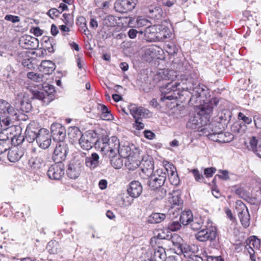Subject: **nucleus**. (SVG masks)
<instances>
[{
	"label": "nucleus",
	"mask_w": 261,
	"mask_h": 261,
	"mask_svg": "<svg viewBox=\"0 0 261 261\" xmlns=\"http://www.w3.org/2000/svg\"><path fill=\"white\" fill-rule=\"evenodd\" d=\"M155 76L159 81H168L160 88L162 101L175 100L186 95L190 97V103H198V100L206 99L208 94L206 86L200 84L196 85L192 78L186 75L178 77L173 70H160Z\"/></svg>",
	"instance_id": "nucleus-1"
},
{
	"label": "nucleus",
	"mask_w": 261,
	"mask_h": 261,
	"mask_svg": "<svg viewBox=\"0 0 261 261\" xmlns=\"http://www.w3.org/2000/svg\"><path fill=\"white\" fill-rule=\"evenodd\" d=\"M30 95L25 92L18 93L14 100L15 109L7 101L0 99V113L4 115H17V112H29L32 109Z\"/></svg>",
	"instance_id": "nucleus-2"
},
{
	"label": "nucleus",
	"mask_w": 261,
	"mask_h": 261,
	"mask_svg": "<svg viewBox=\"0 0 261 261\" xmlns=\"http://www.w3.org/2000/svg\"><path fill=\"white\" fill-rule=\"evenodd\" d=\"M120 142L117 137L112 136L111 138L107 137L98 139L96 143V148L109 158H112L118 153Z\"/></svg>",
	"instance_id": "nucleus-3"
},
{
	"label": "nucleus",
	"mask_w": 261,
	"mask_h": 261,
	"mask_svg": "<svg viewBox=\"0 0 261 261\" xmlns=\"http://www.w3.org/2000/svg\"><path fill=\"white\" fill-rule=\"evenodd\" d=\"M169 29L160 24L148 25L143 32L144 39L148 42H154L170 37Z\"/></svg>",
	"instance_id": "nucleus-4"
},
{
	"label": "nucleus",
	"mask_w": 261,
	"mask_h": 261,
	"mask_svg": "<svg viewBox=\"0 0 261 261\" xmlns=\"http://www.w3.org/2000/svg\"><path fill=\"white\" fill-rule=\"evenodd\" d=\"M28 165L32 169H39L45 165V153L35 147H31L28 152Z\"/></svg>",
	"instance_id": "nucleus-5"
},
{
	"label": "nucleus",
	"mask_w": 261,
	"mask_h": 261,
	"mask_svg": "<svg viewBox=\"0 0 261 261\" xmlns=\"http://www.w3.org/2000/svg\"><path fill=\"white\" fill-rule=\"evenodd\" d=\"M212 222L208 220V225L206 228L199 231L195 235L197 240L200 242H205L207 240L212 241L217 236V228L212 225Z\"/></svg>",
	"instance_id": "nucleus-6"
},
{
	"label": "nucleus",
	"mask_w": 261,
	"mask_h": 261,
	"mask_svg": "<svg viewBox=\"0 0 261 261\" xmlns=\"http://www.w3.org/2000/svg\"><path fill=\"white\" fill-rule=\"evenodd\" d=\"M202 101L203 104L201 106L199 114L204 117L206 120H208L210 116L212 114L214 106H216L219 100L217 98H213L208 100L206 99H200L199 103Z\"/></svg>",
	"instance_id": "nucleus-7"
},
{
	"label": "nucleus",
	"mask_w": 261,
	"mask_h": 261,
	"mask_svg": "<svg viewBox=\"0 0 261 261\" xmlns=\"http://www.w3.org/2000/svg\"><path fill=\"white\" fill-rule=\"evenodd\" d=\"M67 144L64 141L58 142L54 149L53 158L57 163H62L65 160L68 153Z\"/></svg>",
	"instance_id": "nucleus-8"
},
{
	"label": "nucleus",
	"mask_w": 261,
	"mask_h": 261,
	"mask_svg": "<svg viewBox=\"0 0 261 261\" xmlns=\"http://www.w3.org/2000/svg\"><path fill=\"white\" fill-rule=\"evenodd\" d=\"M96 134L87 132L83 134L79 139V144L84 150H89L93 146H96L98 140L95 137Z\"/></svg>",
	"instance_id": "nucleus-9"
},
{
	"label": "nucleus",
	"mask_w": 261,
	"mask_h": 261,
	"mask_svg": "<svg viewBox=\"0 0 261 261\" xmlns=\"http://www.w3.org/2000/svg\"><path fill=\"white\" fill-rule=\"evenodd\" d=\"M83 170V167L79 161H71L66 170V174L71 179L77 178Z\"/></svg>",
	"instance_id": "nucleus-10"
},
{
	"label": "nucleus",
	"mask_w": 261,
	"mask_h": 261,
	"mask_svg": "<svg viewBox=\"0 0 261 261\" xmlns=\"http://www.w3.org/2000/svg\"><path fill=\"white\" fill-rule=\"evenodd\" d=\"M145 13L148 16L155 19H160L162 17V10L158 6L156 0H151L145 6Z\"/></svg>",
	"instance_id": "nucleus-11"
},
{
	"label": "nucleus",
	"mask_w": 261,
	"mask_h": 261,
	"mask_svg": "<svg viewBox=\"0 0 261 261\" xmlns=\"http://www.w3.org/2000/svg\"><path fill=\"white\" fill-rule=\"evenodd\" d=\"M64 166L62 163H57L51 165L47 171V175L50 179L60 180L64 175Z\"/></svg>",
	"instance_id": "nucleus-12"
},
{
	"label": "nucleus",
	"mask_w": 261,
	"mask_h": 261,
	"mask_svg": "<svg viewBox=\"0 0 261 261\" xmlns=\"http://www.w3.org/2000/svg\"><path fill=\"white\" fill-rule=\"evenodd\" d=\"M137 0H117L115 3V8L120 13H126L134 9Z\"/></svg>",
	"instance_id": "nucleus-13"
},
{
	"label": "nucleus",
	"mask_w": 261,
	"mask_h": 261,
	"mask_svg": "<svg viewBox=\"0 0 261 261\" xmlns=\"http://www.w3.org/2000/svg\"><path fill=\"white\" fill-rule=\"evenodd\" d=\"M51 135L55 140L63 141L66 136L65 127L60 123H53L50 127Z\"/></svg>",
	"instance_id": "nucleus-14"
},
{
	"label": "nucleus",
	"mask_w": 261,
	"mask_h": 261,
	"mask_svg": "<svg viewBox=\"0 0 261 261\" xmlns=\"http://www.w3.org/2000/svg\"><path fill=\"white\" fill-rule=\"evenodd\" d=\"M36 142L38 146L42 149L48 148L51 143V135L49 132L45 128H41V132L39 133Z\"/></svg>",
	"instance_id": "nucleus-15"
},
{
	"label": "nucleus",
	"mask_w": 261,
	"mask_h": 261,
	"mask_svg": "<svg viewBox=\"0 0 261 261\" xmlns=\"http://www.w3.org/2000/svg\"><path fill=\"white\" fill-rule=\"evenodd\" d=\"M140 167L142 174L149 177L153 173L154 169L153 162L150 156H144L140 162Z\"/></svg>",
	"instance_id": "nucleus-16"
},
{
	"label": "nucleus",
	"mask_w": 261,
	"mask_h": 261,
	"mask_svg": "<svg viewBox=\"0 0 261 261\" xmlns=\"http://www.w3.org/2000/svg\"><path fill=\"white\" fill-rule=\"evenodd\" d=\"M41 132V128L36 126L35 122L30 123L27 127L25 132V139L30 143L37 140L39 133Z\"/></svg>",
	"instance_id": "nucleus-17"
},
{
	"label": "nucleus",
	"mask_w": 261,
	"mask_h": 261,
	"mask_svg": "<svg viewBox=\"0 0 261 261\" xmlns=\"http://www.w3.org/2000/svg\"><path fill=\"white\" fill-rule=\"evenodd\" d=\"M19 44L24 48L34 49L38 47L39 41L31 36L24 35L20 38Z\"/></svg>",
	"instance_id": "nucleus-18"
},
{
	"label": "nucleus",
	"mask_w": 261,
	"mask_h": 261,
	"mask_svg": "<svg viewBox=\"0 0 261 261\" xmlns=\"http://www.w3.org/2000/svg\"><path fill=\"white\" fill-rule=\"evenodd\" d=\"M129 109L134 119H142V118L149 117L151 115L148 110L141 107H137L135 105H130Z\"/></svg>",
	"instance_id": "nucleus-19"
},
{
	"label": "nucleus",
	"mask_w": 261,
	"mask_h": 261,
	"mask_svg": "<svg viewBox=\"0 0 261 261\" xmlns=\"http://www.w3.org/2000/svg\"><path fill=\"white\" fill-rule=\"evenodd\" d=\"M17 118V115L15 116L6 115V116H3L2 119L0 118V129H3L6 132H10L11 133L12 131L17 128V126H12L9 128L8 127Z\"/></svg>",
	"instance_id": "nucleus-20"
},
{
	"label": "nucleus",
	"mask_w": 261,
	"mask_h": 261,
	"mask_svg": "<svg viewBox=\"0 0 261 261\" xmlns=\"http://www.w3.org/2000/svg\"><path fill=\"white\" fill-rule=\"evenodd\" d=\"M246 245L245 248L248 250L250 254V257L251 261H255L254 258V249H258L260 246V241L257 238L253 236L247 239L246 241Z\"/></svg>",
	"instance_id": "nucleus-21"
},
{
	"label": "nucleus",
	"mask_w": 261,
	"mask_h": 261,
	"mask_svg": "<svg viewBox=\"0 0 261 261\" xmlns=\"http://www.w3.org/2000/svg\"><path fill=\"white\" fill-rule=\"evenodd\" d=\"M139 151L137 149H135V152H133L132 155L125 160V166L129 170H134L140 165L141 161L139 160Z\"/></svg>",
	"instance_id": "nucleus-22"
},
{
	"label": "nucleus",
	"mask_w": 261,
	"mask_h": 261,
	"mask_svg": "<svg viewBox=\"0 0 261 261\" xmlns=\"http://www.w3.org/2000/svg\"><path fill=\"white\" fill-rule=\"evenodd\" d=\"M165 169L168 174L169 180L170 183L172 185L178 186L179 184L180 179L175 167L173 165L168 163L166 165Z\"/></svg>",
	"instance_id": "nucleus-23"
},
{
	"label": "nucleus",
	"mask_w": 261,
	"mask_h": 261,
	"mask_svg": "<svg viewBox=\"0 0 261 261\" xmlns=\"http://www.w3.org/2000/svg\"><path fill=\"white\" fill-rule=\"evenodd\" d=\"M142 192V187L138 181H133L127 188V193L132 198L138 197Z\"/></svg>",
	"instance_id": "nucleus-24"
},
{
	"label": "nucleus",
	"mask_w": 261,
	"mask_h": 261,
	"mask_svg": "<svg viewBox=\"0 0 261 261\" xmlns=\"http://www.w3.org/2000/svg\"><path fill=\"white\" fill-rule=\"evenodd\" d=\"M166 179V174L165 172H161V175L157 177L151 178L149 182V186L151 190L156 189L163 187V185Z\"/></svg>",
	"instance_id": "nucleus-25"
},
{
	"label": "nucleus",
	"mask_w": 261,
	"mask_h": 261,
	"mask_svg": "<svg viewBox=\"0 0 261 261\" xmlns=\"http://www.w3.org/2000/svg\"><path fill=\"white\" fill-rule=\"evenodd\" d=\"M159 47L154 45H149L143 49V59L147 62H151L155 58Z\"/></svg>",
	"instance_id": "nucleus-26"
},
{
	"label": "nucleus",
	"mask_w": 261,
	"mask_h": 261,
	"mask_svg": "<svg viewBox=\"0 0 261 261\" xmlns=\"http://www.w3.org/2000/svg\"><path fill=\"white\" fill-rule=\"evenodd\" d=\"M233 188L235 193L241 198L245 200L249 203H250L251 204H255L256 199L250 196L249 193L244 189V188L237 186H234Z\"/></svg>",
	"instance_id": "nucleus-27"
},
{
	"label": "nucleus",
	"mask_w": 261,
	"mask_h": 261,
	"mask_svg": "<svg viewBox=\"0 0 261 261\" xmlns=\"http://www.w3.org/2000/svg\"><path fill=\"white\" fill-rule=\"evenodd\" d=\"M201 116L199 112L196 115H191L187 123V126L191 129L199 128L202 125Z\"/></svg>",
	"instance_id": "nucleus-28"
},
{
	"label": "nucleus",
	"mask_w": 261,
	"mask_h": 261,
	"mask_svg": "<svg viewBox=\"0 0 261 261\" xmlns=\"http://www.w3.org/2000/svg\"><path fill=\"white\" fill-rule=\"evenodd\" d=\"M23 155V152L22 149L13 147L9 150L7 158L10 162L15 163L18 161Z\"/></svg>",
	"instance_id": "nucleus-29"
},
{
	"label": "nucleus",
	"mask_w": 261,
	"mask_h": 261,
	"mask_svg": "<svg viewBox=\"0 0 261 261\" xmlns=\"http://www.w3.org/2000/svg\"><path fill=\"white\" fill-rule=\"evenodd\" d=\"M56 65L54 63L49 60L43 61L40 65L39 70L45 74H51L55 69Z\"/></svg>",
	"instance_id": "nucleus-30"
},
{
	"label": "nucleus",
	"mask_w": 261,
	"mask_h": 261,
	"mask_svg": "<svg viewBox=\"0 0 261 261\" xmlns=\"http://www.w3.org/2000/svg\"><path fill=\"white\" fill-rule=\"evenodd\" d=\"M99 156L96 153H92L91 156H87L85 159V164L87 167L91 169L95 168L99 165Z\"/></svg>",
	"instance_id": "nucleus-31"
},
{
	"label": "nucleus",
	"mask_w": 261,
	"mask_h": 261,
	"mask_svg": "<svg viewBox=\"0 0 261 261\" xmlns=\"http://www.w3.org/2000/svg\"><path fill=\"white\" fill-rule=\"evenodd\" d=\"M166 257L165 249L159 247L154 251L153 255L149 261H164Z\"/></svg>",
	"instance_id": "nucleus-32"
},
{
	"label": "nucleus",
	"mask_w": 261,
	"mask_h": 261,
	"mask_svg": "<svg viewBox=\"0 0 261 261\" xmlns=\"http://www.w3.org/2000/svg\"><path fill=\"white\" fill-rule=\"evenodd\" d=\"M239 217L242 225L247 227L250 224V216L248 209L242 210L239 212Z\"/></svg>",
	"instance_id": "nucleus-33"
},
{
	"label": "nucleus",
	"mask_w": 261,
	"mask_h": 261,
	"mask_svg": "<svg viewBox=\"0 0 261 261\" xmlns=\"http://www.w3.org/2000/svg\"><path fill=\"white\" fill-rule=\"evenodd\" d=\"M192 212L190 210L183 211L180 217V222L184 225L190 224L193 218Z\"/></svg>",
	"instance_id": "nucleus-34"
},
{
	"label": "nucleus",
	"mask_w": 261,
	"mask_h": 261,
	"mask_svg": "<svg viewBox=\"0 0 261 261\" xmlns=\"http://www.w3.org/2000/svg\"><path fill=\"white\" fill-rule=\"evenodd\" d=\"M250 149H251L256 154L261 158L259 153L257 152L258 150L261 148V141L257 139L255 137H252L249 141Z\"/></svg>",
	"instance_id": "nucleus-35"
},
{
	"label": "nucleus",
	"mask_w": 261,
	"mask_h": 261,
	"mask_svg": "<svg viewBox=\"0 0 261 261\" xmlns=\"http://www.w3.org/2000/svg\"><path fill=\"white\" fill-rule=\"evenodd\" d=\"M165 214L163 213H154L149 216L148 222L150 223H159L165 220Z\"/></svg>",
	"instance_id": "nucleus-36"
},
{
	"label": "nucleus",
	"mask_w": 261,
	"mask_h": 261,
	"mask_svg": "<svg viewBox=\"0 0 261 261\" xmlns=\"http://www.w3.org/2000/svg\"><path fill=\"white\" fill-rule=\"evenodd\" d=\"M133 152H135V151H132L131 148L128 145H124L121 147L119 146V148H118V153L119 155L126 159L132 155Z\"/></svg>",
	"instance_id": "nucleus-37"
},
{
	"label": "nucleus",
	"mask_w": 261,
	"mask_h": 261,
	"mask_svg": "<svg viewBox=\"0 0 261 261\" xmlns=\"http://www.w3.org/2000/svg\"><path fill=\"white\" fill-rule=\"evenodd\" d=\"M82 135V132L77 127H70L68 129L69 137L73 141L79 140Z\"/></svg>",
	"instance_id": "nucleus-38"
},
{
	"label": "nucleus",
	"mask_w": 261,
	"mask_h": 261,
	"mask_svg": "<svg viewBox=\"0 0 261 261\" xmlns=\"http://www.w3.org/2000/svg\"><path fill=\"white\" fill-rule=\"evenodd\" d=\"M151 195L156 200L162 199L166 196L167 194V191L164 187L151 190Z\"/></svg>",
	"instance_id": "nucleus-39"
},
{
	"label": "nucleus",
	"mask_w": 261,
	"mask_h": 261,
	"mask_svg": "<svg viewBox=\"0 0 261 261\" xmlns=\"http://www.w3.org/2000/svg\"><path fill=\"white\" fill-rule=\"evenodd\" d=\"M27 76L30 80L36 83H40L44 81V76L43 74L37 73L34 72H29L27 73Z\"/></svg>",
	"instance_id": "nucleus-40"
},
{
	"label": "nucleus",
	"mask_w": 261,
	"mask_h": 261,
	"mask_svg": "<svg viewBox=\"0 0 261 261\" xmlns=\"http://www.w3.org/2000/svg\"><path fill=\"white\" fill-rule=\"evenodd\" d=\"M203 224V221L201 217H195L190 222L191 228L194 230L200 229Z\"/></svg>",
	"instance_id": "nucleus-41"
},
{
	"label": "nucleus",
	"mask_w": 261,
	"mask_h": 261,
	"mask_svg": "<svg viewBox=\"0 0 261 261\" xmlns=\"http://www.w3.org/2000/svg\"><path fill=\"white\" fill-rule=\"evenodd\" d=\"M16 127L17 128L15 130H16L17 129L18 132L10 137V140L15 145H18L22 143L24 139V137L20 134V127L19 126H17Z\"/></svg>",
	"instance_id": "nucleus-42"
},
{
	"label": "nucleus",
	"mask_w": 261,
	"mask_h": 261,
	"mask_svg": "<svg viewBox=\"0 0 261 261\" xmlns=\"http://www.w3.org/2000/svg\"><path fill=\"white\" fill-rule=\"evenodd\" d=\"M117 23V19L113 15L107 16L103 20V24L108 27H115Z\"/></svg>",
	"instance_id": "nucleus-43"
},
{
	"label": "nucleus",
	"mask_w": 261,
	"mask_h": 261,
	"mask_svg": "<svg viewBox=\"0 0 261 261\" xmlns=\"http://www.w3.org/2000/svg\"><path fill=\"white\" fill-rule=\"evenodd\" d=\"M110 158L111 165L115 169H120L123 166V161L119 156L115 155Z\"/></svg>",
	"instance_id": "nucleus-44"
},
{
	"label": "nucleus",
	"mask_w": 261,
	"mask_h": 261,
	"mask_svg": "<svg viewBox=\"0 0 261 261\" xmlns=\"http://www.w3.org/2000/svg\"><path fill=\"white\" fill-rule=\"evenodd\" d=\"M42 87V90L44 91L46 96H49L55 92V87L53 85L44 83Z\"/></svg>",
	"instance_id": "nucleus-45"
},
{
	"label": "nucleus",
	"mask_w": 261,
	"mask_h": 261,
	"mask_svg": "<svg viewBox=\"0 0 261 261\" xmlns=\"http://www.w3.org/2000/svg\"><path fill=\"white\" fill-rule=\"evenodd\" d=\"M180 249L181 253L183 255V258L185 257L187 255L192 252L191 251V247L189 245L187 244H181L178 247Z\"/></svg>",
	"instance_id": "nucleus-46"
},
{
	"label": "nucleus",
	"mask_w": 261,
	"mask_h": 261,
	"mask_svg": "<svg viewBox=\"0 0 261 261\" xmlns=\"http://www.w3.org/2000/svg\"><path fill=\"white\" fill-rule=\"evenodd\" d=\"M31 93L32 94V97L34 98L43 100L46 98V94L42 89L41 91L32 90H31Z\"/></svg>",
	"instance_id": "nucleus-47"
},
{
	"label": "nucleus",
	"mask_w": 261,
	"mask_h": 261,
	"mask_svg": "<svg viewBox=\"0 0 261 261\" xmlns=\"http://www.w3.org/2000/svg\"><path fill=\"white\" fill-rule=\"evenodd\" d=\"M170 239L173 245L177 248L182 244V239L178 234L174 233L171 236Z\"/></svg>",
	"instance_id": "nucleus-48"
},
{
	"label": "nucleus",
	"mask_w": 261,
	"mask_h": 261,
	"mask_svg": "<svg viewBox=\"0 0 261 261\" xmlns=\"http://www.w3.org/2000/svg\"><path fill=\"white\" fill-rule=\"evenodd\" d=\"M182 260L184 261H203V259L200 256L196 255L193 252L183 258Z\"/></svg>",
	"instance_id": "nucleus-49"
},
{
	"label": "nucleus",
	"mask_w": 261,
	"mask_h": 261,
	"mask_svg": "<svg viewBox=\"0 0 261 261\" xmlns=\"http://www.w3.org/2000/svg\"><path fill=\"white\" fill-rule=\"evenodd\" d=\"M58 242L55 241H50L47 245V248L50 253H56L57 252Z\"/></svg>",
	"instance_id": "nucleus-50"
},
{
	"label": "nucleus",
	"mask_w": 261,
	"mask_h": 261,
	"mask_svg": "<svg viewBox=\"0 0 261 261\" xmlns=\"http://www.w3.org/2000/svg\"><path fill=\"white\" fill-rule=\"evenodd\" d=\"M170 201L173 205H179L182 203L180 195L175 193L172 196Z\"/></svg>",
	"instance_id": "nucleus-51"
},
{
	"label": "nucleus",
	"mask_w": 261,
	"mask_h": 261,
	"mask_svg": "<svg viewBox=\"0 0 261 261\" xmlns=\"http://www.w3.org/2000/svg\"><path fill=\"white\" fill-rule=\"evenodd\" d=\"M133 198H132V197H130L128 196L122 197L121 201L122 203L121 204V206L126 207L130 206L133 202Z\"/></svg>",
	"instance_id": "nucleus-52"
},
{
	"label": "nucleus",
	"mask_w": 261,
	"mask_h": 261,
	"mask_svg": "<svg viewBox=\"0 0 261 261\" xmlns=\"http://www.w3.org/2000/svg\"><path fill=\"white\" fill-rule=\"evenodd\" d=\"M150 22L146 19L142 17H139L136 21V25L138 27H143L144 26H148Z\"/></svg>",
	"instance_id": "nucleus-53"
},
{
	"label": "nucleus",
	"mask_w": 261,
	"mask_h": 261,
	"mask_svg": "<svg viewBox=\"0 0 261 261\" xmlns=\"http://www.w3.org/2000/svg\"><path fill=\"white\" fill-rule=\"evenodd\" d=\"M180 223L177 221H173L168 225V228L171 231H175L180 229Z\"/></svg>",
	"instance_id": "nucleus-54"
},
{
	"label": "nucleus",
	"mask_w": 261,
	"mask_h": 261,
	"mask_svg": "<svg viewBox=\"0 0 261 261\" xmlns=\"http://www.w3.org/2000/svg\"><path fill=\"white\" fill-rule=\"evenodd\" d=\"M5 19L11 21L12 23H17L20 21L19 16L11 14L6 15L5 17Z\"/></svg>",
	"instance_id": "nucleus-55"
},
{
	"label": "nucleus",
	"mask_w": 261,
	"mask_h": 261,
	"mask_svg": "<svg viewBox=\"0 0 261 261\" xmlns=\"http://www.w3.org/2000/svg\"><path fill=\"white\" fill-rule=\"evenodd\" d=\"M9 148V142L0 141V155H3Z\"/></svg>",
	"instance_id": "nucleus-56"
},
{
	"label": "nucleus",
	"mask_w": 261,
	"mask_h": 261,
	"mask_svg": "<svg viewBox=\"0 0 261 261\" xmlns=\"http://www.w3.org/2000/svg\"><path fill=\"white\" fill-rule=\"evenodd\" d=\"M139 34V37H140V35H142L143 34V31H137L136 30L134 29H132L129 30L128 32V36L131 39H134L136 37L137 34Z\"/></svg>",
	"instance_id": "nucleus-57"
},
{
	"label": "nucleus",
	"mask_w": 261,
	"mask_h": 261,
	"mask_svg": "<svg viewBox=\"0 0 261 261\" xmlns=\"http://www.w3.org/2000/svg\"><path fill=\"white\" fill-rule=\"evenodd\" d=\"M95 5L99 8L108 7L109 2L107 0H95Z\"/></svg>",
	"instance_id": "nucleus-58"
},
{
	"label": "nucleus",
	"mask_w": 261,
	"mask_h": 261,
	"mask_svg": "<svg viewBox=\"0 0 261 261\" xmlns=\"http://www.w3.org/2000/svg\"><path fill=\"white\" fill-rule=\"evenodd\" d=\"M8 133L10 132H6L3 129V131L0 132V141L1 142H9L10 144L9 137L8 136Z\"/></svg>",
	"instance_id": "nucleus-59"
},
{
	"label": "nucleus",
	"mask_w": 261,
	"mask_h": 261,
	"mask_svg": "<svg viewBox=\"0 0 261 261\" xmlns=\"http://www.w3.org/2000/svg\"><path fill=\"white\" fill-rule=\"evenodd\" d=\"M167 52L171 55L176 54L177 51V48L173 43L168 44L166 45Z\"/></svg>",
	"instance_id": "nucleus-60"
},
{
	"label": "nucleus",
	"mask_w": 261,
	"mask_h": 261,
	"mask_svg": "<svg viewBox=\"0 0 261 261\" xmlns=\"http://www.w3.org/2000/svg\"><path fill=\"white\" fill-rule=\"evenodd\" d=\"M253 121L255 127L261 129V115H256L253 117Z\"/></svg>",
	"instance_id": "nucleus-61"
},
{
	"label": "nucleus",
	"mask_w": 261,
	"mask_h": 261,
	"mask_svg": "<svg viewBox=\"0 0 261 261\" xmlns=\"http://www.w3.org/2000/svg\"><path fill=\"white\" fill-rule=\"evenodd\" d=\"M60 13L61 12H60V10H59L57 9H55V8H53V9H50L47 12V15L50 18L54 19L55 17H57Z\"/></svg>",
	"instance_id": "nucleus-62"
},
{
	"label": "nucleus",
	"mask_w": 261,
	"mask_h": 261,
	"mask_svg": "<svg viewBox=\"0 0 261 261\" xmlns=\"http://www.w3.org/2000/svg\"><path fill=\"white\" fill-rule=\"evenodd\" d=\"M61 19L67 25H70L72 23V19L69 14H63L62 18Z\"/></svg>",
	"instance_id": "nucleus-63"
},
{
	"label": "nucleus",
	"mask_w": 261,
	"mask_h": 261,
	"mask_svg": "<svg viewBox=\"0 0 261 261\" xmlns=\"http://www.w3.org/2000/svg\"><path fill=\"white\" fill-rule=\"evenodd\" d=\"M239 119H241L243 122L247 124H249L252 122V119L250 117L245 116L242 113L240 112L238 115Z\"/></svg>",
	"instance_id": "nucleus-64"
}]
</instances>
